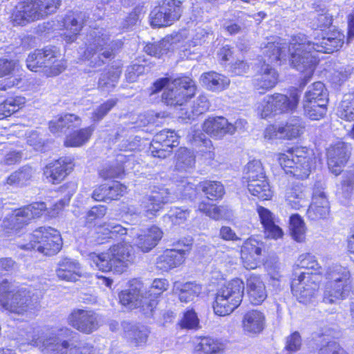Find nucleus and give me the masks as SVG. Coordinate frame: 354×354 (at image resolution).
Listing matches in <instances>:
<instances>
[{"label":"nucleus","instance_id":"f257e3e1","mask_svg":"<svg viewBox=\"0 0 354 354\" xmlns=\"http://www.w3.org/2000/svg\"><path fill=\"white\" fill-rule=\"evenodd\" d=\"M344 35L339 32L331 33L327 37H315L313 41H310L303 34L291 38L288 46L289 60L293 68L304 73V85L313 75L318 63L316 53H332L338 50L344 44Z\"/></svg>","mask_w":354,"mask_h":354},{"label":"nucleus","instance_id":"f03ea898","mask_svg":"<svg viewBox=\"0 0 354 354\" xmlns=\"http://www.w3.org/2000/svg\"><path fill=\"white\" fill-rule=\"evenodd\" d=\"M261 51L265 57L264 62L268 63L261 68V73L254 80L257 89L269 90L275 86L278 80L277 71L269 64L279 65L286 59L287 45L283 39L272 37L261 44Z\"/></svg>","mask_w":354,"mask_h":354},{"label":"nucleus","instance_id":"7ed1b4c3","mask_svg":"<svg viewBox=\"0 0 354 354\" xmlns=\"http://www.w3.org/2000/svg\"><path fill=\"white\" fill-rule=\"evenodd\" d=\"M134 257L133 248L127 243L114 245L106 252L89 255L92 266L102 272L112 271L119 274L133 263Z\"/></svg>","mask_w":354,"mask_h":354},{"label":"nucleus","instance_id":"20e7f679","mask_svg":"<svg viewBox=\"0 0 354 354\" xmlns=\"http://www.w3.org/2000/svg\"><path fill=\"white\" fill-rule=\"evenodd\" d=\"M327 281L323 293V302L338 304L346 299L351 289V272L348 268L335 264L328 267L326 272Z\"/></svg>","mask_w":354,"mask_h":354},{"label":"nucleus","instance_id":"39448f33","mask_svg":"<svg viewBox=\"0 0 354 354\" xmlns=\"http://www.w3.org/2000/svg\"><path fill=\"white\" fill-rule=\"evenodd\" d=\"M88 42L84 56L93 66L102 65L104 63V59L113 57L115 51L122 45L120 41H110L109 35L103 28L93 30Z\"/></svg>","mask_w":354,"mask_h":354},{"label":"nucleus","instance_id":"423d86ee","mask_svg":"<svg viewBox=\"0 0 354 354\" xmlns=\"http://www.w3.org/2000/svg\"><path fill=\"white\" fill-rule=\"evenodd\" d=\"M165 86L167 88L162 93V99L170 106L183 105L195 95L196 90L194 81L189 77L176 79L171 84L168 83V78H162L154 82L152 93L158 92Z\"/></svg>","mask_w":354,"mask_h":354},{"label":"nucleus","instance_id":"0eeeda50","mask_svg":"<svg viewBox=\"0 0 354 354\" xmlns=\"http://www.w3.org/2000/svg\"><path fill=\"white\" fill-rule=\"evenodd\" d=\"M313 159L312 150L299 147L290 149L278 156V161L285 172L301 180L310 175Z\"/></svg>","mask_w":354,"mask_h":354},{"label":"nucleus","instance_id":"6e6552de","mask_svg":"<svg viewBox=\"0 0 354 354\" xmlns=\"http://www.w3.org/2000/svg\"><path fill=\"white\" fill-rule=\"evenodd\" d=\"M244 288V283L239 279H234L222 286L217 290L213 304L215 314L225 316L232 313L241 304Z\"/></svg>","mask_w":354,"mask_h":354},{"label":"nucleus","instance_id":"1a4fd4ad","mask_svg":"<svg viewBox=\"0 0 354 354\" xmlns=\"http://www.w3.org/2000/svg\"><path fill=\"white\" fill-rule=\"evenodd\" d=\"M59 5V0H24L16 6L13 21L17 25H25L55 12Z\"/></svg>","mask_w":354,"mask_h":354},{"label":"nucleus","instance_id":"9d476101","mask_svg":"<svg viewBox=\"0 0 354 354\" xmlns=\"http://www.w3.org/2000/svg\"><path fill=\"white\" fill-rule=\"evenodd\" d=\"M28 243L19 246L24 250H37L47 256L57 254L62 245L59 232L52 227H39L28 235Z\"/></svg>","mask_w":354,"mask_h":354},{"label":"nucleus","instance_id":"9b49d317","mask_svg":"<svg viewBox=\"0 0 354 354\" xmlns=\"http://www.w3.org/2000/svg\"><path fill=\"white\" fill-rule=\"evenodd\" d=\"M176 197L171 194L167 188L158 187L153 189L150 194L144 196L139 207L130 205L127 212L131 215L144 214L151 218L156 215L167 203H171Z\"/></svg>","mask_w":354,"mask_h":354},{"label":"nucleus","instance_id":"f8f14e48","mask_svg":"<svg viewBox=\"0 0 354 354\" xmlns=\"http://www.w3.org/2000/svg\"><path fill=\"white\" fill-rule=\"evenodd\" d=\"M181 4V1L178 0H163L150 14L151 26H167L178 20L183 12Z\"/></svg>","mask_w":354,"mask_h":354},{"label":"nucleus","instance_id":"ddd939ff","mask_svg":"<svg viewBox=\"0 0 354 354\" xmlns=\"http://www.w3.org/2000/svg\"><path fill=\"white\" fill-rule=\"evenodd\" d=\"M178 136L173 131L162 130L156 133L149 147L153 157L164 159L170 155L173 147L179 144Z\"/></svg>","mask_w":354,"mask_h":354},{"label":"nucleus","instance_id":"4468645a","mask_svg":"<svg viewBox=\"0 0 354 354\" xmlns=\"http://www.w3.org/2000/svg\"><path fill=\"white\" fill-rule=\"evenodd\" d=\"M304 125L301 119L292 118L285 125L271 124L264 131V137L268 140L293 139L299 137L303 132Z\"/></svg>","mask_w":354,"mask_h":354},{"label":"nucleus","instance_id":"2eb2a0df","mask_svg":"<svg viewBox=\"0 0 354 354\" xmlns=\"http://www.w3.org/2000/svg\"><path fill=\"white\" fill-rule=\"evenodd\" d=\"M316 278L315 274L303 272L293 279L291 289L300 303H307L314 296L319 287Z\"/></svg>","mask_w":354,"mask_h":354},{"label":"nucleus","instance_id":"dca6fc26","mask_svg":"<svg viewBox=\"0 0 354 354\" xmlns=\"http://www.w3.org/2000/svg\"><path fill=\"white\" fill-rule=\"evenodd\" d=\"M68 319L71 326L86 334L97 330L100 322L99 315L94 311L86 309H75Z\"/></svg>","mask_w":354,"mask_h":354},{"label":"nucleus","instance_id":"f3484780","mask_svg":"<svg viewBox=\"0 0 354 354\" xmlns=\"http://www.w3.org/2000/svg\"><path fill=\"white\" fill-rule=\"evenodd\" d=\"M20 296H23V292H17L15 286L7 279L0 283V306L3 310L18 315L24 314L25 306L17 305L18 299H23Z\"/></svg>","mask_w":354,"mask_h":354},{"label":"nucleus","instance_id":"a211bd4d","mask_svg":"<svg viewBox=\"0 0 354 354\" xmlns=\"http://www.w3.org/2000/svg\"><path fill=\"white\" fill-rule=\"evenodd\" d=\"M239 124L244 126L246 122L244 120H237L234 125L223 117H209L204 121L203 130L212 138H221L227 133H234Z\"/></svg>","mask_w":354,"mask_h":354},{"label":"nucleus","instance_id":"6ab92c4d","mask_svg":"<svg viewBox=\"0 0 354 354\" xmlns=\"http://www.w3.org/2000/svg\"><path fill=\"white\" fill-rule=\"evenodd\" d=\"M119 299L120 304L128 309L140 308L142 311L143 304L148 303L143 285L138 281L131 283L129 288L121 291Z\"/></svg>","mask_w":354,"mask_h":354},{"label":"nucleus","instance_id":"aec40b11","mask_svg":"<svg viewBox=\"0 0 354 354\" xmlns=\"http://www.w3.org/2000/svg\"><path fill=\"white\" fill-rule=\"evenodd\" d=\"M46 209L44 203H35L24 207L15 209L10 216V223L12 227L18 230L35 218L40 217Z\"/></svg>","mask_w":354,"mask_h":354},{"label":"nucleus","instance_id":"412c9836","mask_svg":"<svg viewBox=\"0 0 354 354\" xmlns=\"http://www.w3.org/2000/svg\"><path fill=\"white\" fill-rule=\"evenodd\" d=\"M326 154L329 169L335 176L339 175L348 159V146L344 142L338 141L328 148Z\"/></svg>","mask_w":354,"mask_h":354},{"label":"nucleus","instance_id":"4be33fe9","mask_svg":"<svg viewBox=\"0 0 354 354\" xmlns=\"http://www.w3.org/2000/svg\"><path fill=\"white\" fill-rule=\"evenodd\" d=\"M73 166L71 158L62 157L48 163L44 168V174L48 182L57 184L71 172Z\"/></svg>","mask_w":354,"mask_h":354},{"label":"nucleus","instance_id":"5701e85b","mask_svg":"<svg viewBox=\"0 0 354 354\" xmlns=\"http://www.w3.org/2000/svg\"><path fill=\"white\" fill-rule=\"evenodd\" d=\"M263 243L250 237L244 241L241 248V259L246 269H254L260 261Z\"/></svg>","mask_w":354,"mask_h":354},{"label":"nucleus","instance_id":"b1692460","mask_svg":"<svg viewBox=\"0 0 354 354\" xmlns=\"http://www.w3.org/2000/svg\"><path fill=\"white\" fill-rule=\"evenodd\" d=\"M257 212L264 230L265 236L275 240L282 238L283 232L279 225V219L274 214L262 206L257 207Z\"/></svg>","mask_w":354,"mask_h":354},{"label":"nucleus","instance_id":"393cba45","mask_svg":"<svg viewBox=\"0 0 354 354\" xmlns=\"http://www.w3.org/2000/svg\"><path fill=\"white\" fill-rule=\"evenodd\" d=\"M168 282L165 279H156L147 291L145 290V295L148 298V303L143 304L142 313L146 317L153 315V312L158 304L157 298L167 289Z\"/></svg>","mask_w":354,"mask_h":354},{"label":"nucleus","instance_id":"a878e982","mask_svg":"<svg viewBox=\"0 0 354 354\" xmlns=\"http://www.w3.org/2000/svg\"><path fill=\"white\" fill-rule=\"evenodd\" d=\"M56 274L59 279L76 281L82 275V271L78 261L65 257L58 261Z\"/></svg>","mask_w":354,"mask_h":354},{"label":"nucleus","instance_id":"bb28decb","mask_svg":"<svg viewBox=\"0 0 354 354\" xmlns=\"http://www.w3.org/2000/svg\"><path fill=\"white\" fill-rule=\"evenodd\" d=\"M84 15L80 13H71L66 16L63 21L64 27L62 36L68 42H73L84 24Z\"/></svg>","mask_w":354,"mask_h":354},{"label":"nucleus","instance_id":"cd10ccee","mask_svg":"<svg viewBox=\"0 0 354 354\" xmlns=\"http://www.w3.org/2000/svg\"><path fill=\"white\" fill-rule=\"evenodd\" d=\"M162 236V232L160 229L156 226H152L141 230L134 239V244L142 252H147L158 244Z\"/></svg>","mask_w":354,"mask_h":354},{"label":"nucleus","instance_id":"c85d7f7f","mask_svg":"<svg viewBox=\"0 0 354 354\" xmlns=\"http://www.w3.org/2000/svg\"><path fill=\"white\" fill-rule=\"evenodd\" d=\"M185 254V250H167L157 258L156 268L162 272H167L181 265Z\"/></svg>","mask_w":354,"mask_h":354},{"label":"nucleus","instance_id":"c756f323","mask_svg":"<svg viewBox=\"0 0 354 354\" xmlns=\"http://www.w3.org/2000/svg\"><path fill=\"white\" fill-rule=\"evenodd\" d=\"M44 53V73L48 76L60 74L66 68L64 60L58 59V51L55 47H46L42 49Z\"/></svg>","mask_w":354,"mask_h":354},{"label":"nucleus","instance_id":"7c9ffc66","mask_svg":"<svg viewBox=\"0 0 354 354\" xmlns=\"http://www.w3.org/2000/svg\"><path fill=\"white\" fill-rule=\"evenodd\" d=\"M265 315L261 311L252 310L248 311L243 317L242 327L245 333L259 334L265 326Z\"/></svg>","mask_w":354,"mask_h":354},{"label":"nucleus","instance_id":"2f4dec72","mask_svg":"<svg viewBox=\"0 0 354 354\" xmlns=\"http://www.w3.org/2000/svg\"><path fill=\"white\" fill-rule=\"evenodd\" d=\"M246 288L249 299L254 305L261 304L267 297L265 284L257 275H251L247 279Z\"/></svg>","mask_w":354,"mask_h":354},{"label":"nucleus","instance_id":"473e14b6","mask_svg":"<svg viewBox=\"0 0 354 354\" xmlns=\"http://www.w3.org/2000/svg\"><path fill=\"white\" fill-rule=\"evenodd\" d=\"M285 201L288 206L295 209H299L307 204L305 189L300 184L289 185L285 191Z\"/></svg>","mask_w":354,"mask_h":354},{"label":"nucleus","instance_id":"72a5a7b5","mask_svg":"<svg viewBox=\"0 0 354 354\" xmlns=\"http://www.w3.org/2000/svg\"><path fill=\"white\" fill-rule=\"evenodd\" d=\"M191 142L193 146L201 148L200 152L204 160L211 164L215 158L212 141L201 131H194L192 136Z\"/></svg>","mask_w":354,"mask_h":354},{"label":"nucleus","instance_id":"f704fd0d","mask_svg":"<svg viewBox=\"0 0 354 354\" xmlns=\"http://www.w3.org/2000/svg\"><path fill=\"white\" fill-rule=\"evenodd\" d=\"M273 97V104L276 113H283L290 111H293L297 106L300 95L297 90H295L290 93V97L287 95L275 93L270 95Z\"/></svg>","mask_w":354,"mask_h":354},{"label":"nucleus","instance_id":"c9c22d12","mask_svg":"<svg viewBox=\"0 0 354 354\" xmlns=\"http://www.w3.org/2000/svg\"><path fill=\"white\" fill-rule=\"evenodd\" d=\"M200 81L203 86L212 91H221L230 84V80L218 73L209 71L201 75Z\"/></svg>","mask_w":354,"mask_h":354},{"label":"nucleus","instance_id":"e433bc0d","mask_svg":"<svg viewBox=\"0 0 354 354\" xmlns=\"http://www.w3.org/2000/svg\"><path fill=\"white\" fill-rule=\"evenodd\" d=\"M81 119L74 114H65L57 120L50 121L49 129L53 133H66L68 129H75L81 125Z\"/></svg>","mask_w":354,"mask_h":354},{"label":"nucleus","instance_id":"4c0bfd02","mask_svg":"<svg viewBox=\"0 0 354 354\" xmlns=\"http://www.w3.org/2000/svg\"><path fill=\"white\" fill-rule=\"evenodd\" d=\"M125 337L135 346H140L147 342L149 332L143 326L124 323Z\"/></svg>","mask_w":354,"mask_h":354},{"label":"nucleus","instance_id":"58836bf2","mask_svg":"<svg viewBox=\"0 0 354 354\" xmlns=\"http://www.w3.org/2000/svg\"><path fill=\"white\" fill-rule=\"evenodd\" d=\"M174 289L178 292L180 301L185 303L193 301L202 291V287L194 282H175Z\"/></svg>","mask_w":354,"mask_h":354},{"label":"nucleus","instance_id":"ea45409f","mask_svg":"<svg viewBox=\"0 0 354 354\" xmlns=\"http://www.w3.org/2000/svg\"><path fill=\"white\" fill-rule=\"evenodd\" d=\"M96 233L97 241L102 243L106 239H114L118 235L127 234V230L114 221H109L97 227Z\"/></svg>","mask_w":354,"mask_h":354},{"label":"nucleus","instance_id":"a19ab883","mask_svg":"<svg viewBox=\"0 0 354 354\" xmlns=\"http://www.w3.org/2000/svg\"><path fill=\"white\" fill-rule=\"evenodd\" d=\"M317 100L318 104H327L328 93L324 84L321 82H317L308 88L305 92L302 104H308Z\"/></svg>","mask_w":354,"mask_h":354},{"label":"nucleus","instance_id":"79ce46f5","mask_svg":"<svg viewBox=\"0 0 354 354\" xmlns=\"http://www.w3.org/2000/svg\"><path fill=\"white\" fill-rule=\"evenodd\" d=\"M226 348V344L218 339L204 337L196 346L195 351L198 354H221Z\"/></svg>","mask_w":354,"mask_h":354},{"label":"nucleus","instance_id":"37998d69","mask_svg":"<svg viewBox=\"0 0 354 354\" xmlns=\"http://www.w3.org/2000/svg\"><path fill=\"white\" fill-rule=\"evenodd\" d=\"M195 156L187 148L180 147L176 153L175 169L180 172H190L195 167Z\"/></svg>","mask_w":354,"mask_h":354},{"label":"nucleus","instance_id":"c03bdc74","mask_svg":"<svg viewBox=\"0 0 354 354\" xmlns=\"http://www.w3.org/2000/svg\"><path fill=\"white\" fill-rule=\"evenodd\" d=\"M29 344L30 345L39 346L43 351H46V353L57 352L59 354H68L67 349L70 346L66 341L62 343L58 342L57 339L55 337H50L46 340L38 338L37 339H32Z\"/></svg>","mask_w":354,"mask_h":354},{"label":"nucleus","instance_id":"a18cd8bd","mask_svg":"<svg viewBox=\"0 0 354 354\" xmlns=\"http://www.w3.org/2000/svg\"><path fill=\"white\" fill-rule=\"evenodd\" d=\"M249 192L261 200H269L272 192L266 178L259 180H252L248 183Z\"/></svg>","mask_w":354,"mask_h":354},{"label":"nucleus","instance_id":"49530a36","mask_svg":"<svg viewBox=\"0 0 354 354\" xmlns=\"http://www.w3.org/2000/svg\"><path fill=\"white\" fill-rule=\"evenodd\" d=\"M93 131V127H88L74 131L66 136L64 145L69 147H80L88 142Z\"/></svg>","mask_w":354,"mask_h":354},{"label":"nucleus","instance_id":"de8ad7c7","mask_svg":"<svg viewBox=\"0 0 354 354\" xmlns=\"http://www.w3.org/2000/svg\"><path fill=\"white\" fill-rule=\"evenodd\" d=\"M338 115L347 121H354V96L348 95L342 101L337 111ZM348 136L354 139V124L351 130L348 132Z\"/></svg>","mask_w":354,"mask_h":354},{"label":"nucleus","instance_id":"09e8293b","mask_svg":"<svg viewBox=\"0 0 354 354\" xmlns=\"http://www.w3.org/2000/svg\"><path fill=\"white\" fill-rule=\"evenodd\" d=\"M199 188L209 200L222 198L225 194V189L221 182L206 180L200 183Z\"/></svg>","mask_w":354,"mask_h":354},{"label":"nucleus","instance_id":"8fccbe9b","mask_svg":"<svg viewBox=\"0 0 354 354\" xmlns=\"http://www.w3.org/2000/svg\"><path fill=\"white\" fill-rule=\"evenodd\" d=\"M120 74L118 68H110L104 72L99 78L98 88L103 91H111L115 86Z\"/></svg>","mask_w":354,"mask_h":354},{"label":"nucleus","instance_id":"3c124183","mask_svg":"<svg viewBox=\"0 0 354 354\" xmlns=\"http://www.w3.org/2000/svg\"><path fill=\"white\" fill-rule=\"evenodd\" d=\"M290 232L292 238L298 243L306 241V227L302 218L298 214L290 218Z\"/></svg>","mask_w":354,"mask_h":354},{"label":"nucleus","instance_id":"603ef678","mask_svg":"<svg viewBox=\"0 0 354 354\" xmlns=\"http://www.w3.org/2000/svg\"><path fill=\"white\" fill-rule=\"evenodd\" d=\"M32 175V169L29 167H24L10 174L6 183L10 185L23 186L30 180Z\"/></svg>","mask_w":354,"mask_h":354},{"label":"nucleus","instance_id":"864d4df0","mask_svg":"<svg viewBox=\"0 0 354 354\" xmlns=\"http://www.w3.org/2000/svg\"><path fill=\"white\" fill-rule=\"evenodd\" d=\"M167 189L171 194L174 195L176 197L172 203L177 200L180 196L191 198L195 195L196 192L195 185L185 178H183L180 180L177 181L176 193H171L169 189Z\"/></svg>","mask_w":354,"mask_h":354},{"label":"nucleus","instance_id":"5fc2aeb1","mask_svg":"<svg viewBox=\"0 0 354 354\" xmlns=\"http://www.w3.org/2000/svg\"><path fill=\"white\" fill-rule=\"evenodd\" d=\"M317 202L311 203L308 209L307 215L311 220H319L325 218L329 214L330 205L328 201H324L322 206H317Z\"/></svg>","mask_w":354,"mask_h":354},{"label":"nucleus","instance_id":"6e6d98bb","mask_svg":"<svg viewBox=\"0 0 354 354\" xmlns=\"http://www.w3.org/2000/svg\"><path fill=\"white\" fill-rule=\"evenodd\" d=\"M198 210L214 220L221 219L225 214L226 208L223 206H216L208 203L201 202L198 205Z\"/></svg>","mask_w":354,"mask_h":354},{"label":"nucleus","instance_id":"4d7b16f0","mask_svg":"<svg viewBox=\"0 0 354 354\" xmlns=\"http://www.w3.org/2000/svg\"><path fill=\"white\" fill-rule=\"evenodd\" d=\"M17 292H23V295L25 296H21L23 299H18L17 303V306H21V304L24 306H25V308H24V313L36 309L38 307L39 298L37 295L26 289H21L17 290Z\"/></svg>","mask_w":354,"mask_h":354},{"label":"nucleus","instance_id":"13d9d810","mask_svg":"<svg viewBox=\"0 0 354 354\" xmlns=\"http://www.w3.org/2000/svg\"><path fill=\"white\" fill-rule=\"evenodd\" d=\"M257 114L263 119L270 118L277 114L273 104V97L266 95L257 104Z\"/></svg>","mask_w":354,"mask_h":354},{"label":"nucleus","instance_id":"bf43d9fd","mask_svg":"<svg viewBox=\"0 0 354 354\" xmlns=\"http://www.w3.org/2000/svg\"><path fill=\"white\" fill-rule=\"evenodd\" d=\"M245 178L248 183L252 180H259L266 178L263 169L260 161L254 160L248 163L246 166Z\"/></svg>","mask_w":354,"mask_h":354},{"label":"nucleus","instance_id":"052dcab7","mask_svg":"<svg viewBox=\"0 0 354 354\" xmlns=\"http://www.w3.org/2000/svg\"><path fill=\"white\" fill-rule=\"evenodd\" d=\"M304 114L312 120L323 118L327 112V104H317L316 106L311 104H303Z\"/></svg>","mask_w":354,"mask_h":354},{"label":"nucleus","instance_id":"680f3d73","mask_svg":"<svg viewBox=\"0 0 354 354\" xmlns=\"http://www.w3.org/2000/svg\"><path fill=\"white\" fill-rule=\"evenodd\" d=\"M43 54L44 53L42 51V49H37L28 55V57L26 59V66L29 70L37 72L41 68L44 69Z\"/></svg>","mask_w":354,"mask_h":354},{"label":"nucleus","instance_id":"e2e57ef3","mask_svg":"<svg viewBox=\"0 0 354 354\" xmlns=\"http://www.w3.org/2000/svg\"><path fill=\"white\" fill-rule=\"evenodd\" d=\"M332 17L325 8L321 9L315 13L312 20L313 28H323L329 27L332 24Z\"/></svg>","mask_w":354,"mask_h":354},{"label":"nucleus","instance_id":"0e129e2a","mask_svg":"<svg viewBox=\"0 0 354 354\" xmlns=\"http://www.w3.org/2000/svg\"><path fill=\"white\" fill-rule=\"evenodd\" d=\"M296 263L298 267L308 270H317L321 268L315 257L310 253L300 254Z\"/></svg>","mask_w":354,"mask_h":354},{"label":"nucleus","instance_id":"69168bd1","mask_svg":"<svg viewBox=\"0 0 354 354\" xmlns=\"http://www.w3.org/2000/svg\"><path fill=\"white\" fill-rule=\"evenodd\" d=\"M19 100L8 98L0 104V120L10 116L19 109Z\"/></svg>","mask_w":354,"mask_h":354},{"label":"nucleus","instance_id":"338daca9","mask_svg":"<svg viewBox=\"0 0 354 354\" xmlns=\"http://www.w3.org/2000/svg\"><path fill=\"white\" fill-rule=\"evenodd\" d=\"M117 104V100L110 99L97 106L93 111L92 120L93 121L101 120Z\"/></svg>","mask_w":354,"mask_h":354},{"label":"nucleus","instance_id":"774afa93","mask_svg":"<svg viewBox=\"0 0 354 354\" xmlns=\"http://www.w3.org/2000/svg\"><path fill=\"white\" fill-rule=\"evenodd\" d=\"M189 215V212L187 209L175 207L171 209L169 214L165 216V218H168L174 225H180L187 219Z\"/></svg>","mask_w":354,"mask_h":354}]
</instances>
